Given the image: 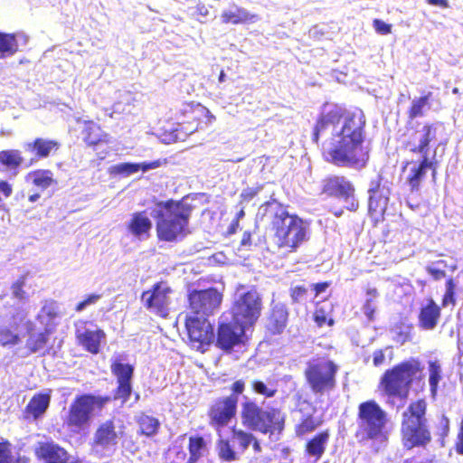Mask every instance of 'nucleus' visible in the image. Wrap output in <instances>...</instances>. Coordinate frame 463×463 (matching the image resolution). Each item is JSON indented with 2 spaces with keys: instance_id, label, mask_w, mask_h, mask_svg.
<instances>
[{
  "instance_id": "nucleus-1",
  "label": "nucleus",
  "mask_w": 463,
  "mask_h": 463,
  "mask_svg": "<svg viewBox=\"0 0 463 463\" xmlns=\"http://www.w3.org/2000/svg\"><path fill=\"white\" fill-rule=\"evenodd\" d=\"M343 118L340 131L335 132L334 137L321 142L322 154L326 161L335 165L362 169L370 157V148L364 145L365 117L361 111L345 110Z\"/></svg>"
},
{
  "instance_id": "nucleus-2",
  "label": "nucleus",
  "mask_w": 463,
  "mask_h": 463,
  "mask_svg": "<svg viewBox=\"0 0 463 463\" xmlns=\"http://www.w3.org/2000/svg\"><path fill=\"white\" fill-rule=\"evenodd\" d=\"M441 125L439 122H425L420 130L415 131V134H419L418 143L413 138H409L403 143L404 148L414 155L420 156L419 162L407 161L402 167V170H404L409 165L412 164L406 177L411 192H418L420 190L427 170L432 172L433 177L437 174L439 162L436 159V150L433 151L430 157L428 155L430 150L431 142L437 139L438 127Z\"/></svg>"
},
{
  "instance_id": "nucleus-3",
  "label": "nucleus",
  "mask_w": 463,
  "mask_h": 463,
  "mask_svg": "<svg viewBox=\"0 0 463 463\" xmlns=\"http://www.w3.org/2000/svg\"><path fill=\"white\" fill-rule=\"evenodd\" d=\"M265 211L270 213V224L274 232V242L286 253L296 252L307 240V226L302 218L290 214L287 207L276 200L264 203Z\"/></svg>"
},
{
  "instance_id": "nucleus-4",
  "label": "nucleus",
  "mask_w": 463,
  "mask_h": 463,
  "mask_svg": "<svg viewBox=\"0 0 463 463\" xmlns=\"http://www.w3.org/2000/svg\"><path fill=\"white\" fill-rule=\"evenodd\" d=\"M156 205L157 210L154 218L156 238L159 241H178L190 233L192 205L184 200L174 199L157 202Z\"/></svg>"
},
{
  "instance_id": "nucleus-5",
  "label": "nucleus",
  "mask_w": 463,
  "mask_h": 463,
  "mask_svg": "<svg viewBox=\"0 0 463 463\" xmlns=\"http://www.w3.org/2000/svg\"><path fill=\"white\" fill-rule=\"evenodd\" d=\"M427 412L428 402L424 398L411 402L402 411L400 436L405 449H426L432 442Z\"/></svg>"
},
{
  "instance_id": "nucleus-6",
  "label": "nucleus",
  "mask_w": 463,
  "mask_h": 463,
  "mask_svg": "<svg viewBox=\"0 0 463 463\" xmlns=\"http://www.w3.org/2000/svg\"><path fill=\"white\" fill-rule=\"evenodd\" d=\"M423 370L421 362L411 357L385 370L378 387L389 399L407 400L413 382L423 380Z\"/></svg>"
},
{
  "instance_id": "nucleus-7",
  "label": "nucleus",
  "mask_w": 463,
  "mask_h": 463,
  "mask_svg": "<svg viewBox=\"0 0 463 463\" xmlns=\"http://www.w3.org/2000/svg\"><path fill=\"white\" fill-rule=\"evenodd\" d=\"M241 425L261 434L279 435L285 429V416L278 408L265 409L256 399L243 396L241 402Z\"/></svg>"
},
{
  "instance_id": "nucleus-8",
  "label": "nucleus",
  "mask_w": 463,
  "mask_h": 463,
  "mask_svg": "<svg viewBox=\"0 0 463 463\" xmlns=\"http://www.w3.org/2000/svg\"><path fill=\"white\" fill-rule=\"evenodd\" d=\"M356 422L357 429L354 436L359 441L388 439L390 418L376 401L367 400L359 403Z\"/></svg>"
},
{
  "instance_id": "nucleus-9",
  "label": "nucleus",
  "mask_w": 463,
  "mask_h": 463,
  "mask_svg": "<svg viewBox=\"0 0 463 463\" xmlns=\"http://www.w3.org/2000/svg\"><path fill=\"white\" fill-rule=\"evenodd\" d=\"M110 395H95L82 393L77 395L71 402L64 425L71 430H81L90 425L95 414H99L110 403Z\"/></svg>"
},
{
  "instance_id": "nucleus-10",
  "label": "nucleus",
  "mask_w": 463,
  "mask_h": 463,
  "mask_svg": "<svg viewBox=\"0 0 463 463\" xmlns=\"http://www.w3.org/2000/svg\"><path fill=\"white\" fill-rule=\"evenodd\" d=\"M338 365L327 357H317L308 362L304 375L315 394H325L336 387Z\"/></svg>"
},
{
  "instance_id": "nucleus-11",
  "label": "nucleus",
  "mask_w": 463,
  "mask_h": 463,
  "mask_svg": "<svg viewBox=\"0 0 463 463\" xmlns=\"http://www.w3.org/2000/svg\"><path fill=\"white\" fill-rule=\"evenodd\" d=\"M262 307V298L253 287L234 300L231 308L232 319L245 327L252 326L260 318Z\"/></svg>"
},
{
  "instance_id": "nucleus-12",
  "label": "nucleus",
  "mask_w": 463,
  "mask_h": 463,
  "mask_svg": "<svg viewBox=\"0 0 463 463\" xmlns=\"http://www.w3.org/2000/svg\"><path fill=\"white\" fill-rule=\"evenodd\" d=\"M222 299V295L214 288L193 289L187 296L186 316L207 317L220 307Z\"/></svg>"
},
{
  "instance_id": "nucleus-13",
  "label": "nucleus",
  "mask_w": 463,
  "mask_h": 463,
  "mask_svg": "<svg viewBox=\"0 0 463 463\" xmlns=\"http://www.w3.org/2000/svg\"><path fill=\"white\" fill-rule=\"evenodd\" d=\"M238 398L234 395L220 396L213 399L208 406L207 417L211 427L221 430L236 416Z\"/></svg>"
},
{
  "instance_id": "nucleus-14",
  "label": "nucleus",
  "mask_w": 463,
  "mask_h": 463,
  "mask_svg": "<svg viewBox=\"0 0 463 463\" xmlns=\"http://www.w3.org/2000/svg\"><path fill=\"white\" fill-rule=\"evenodd\" d=\"M172 292L167 282L161 280L141 294V302L150 313L165 318L169 312Z\"/></svg>"
},
{
  "instance_id": "nucleus-15",
  "label": "nucleus",
  "mask_w": 463,
  "mask_h": 463,
  "mask_svg": "<svg viewBox=\"0 0 463 463\" xmlns=\"http://www.w3.org/2000/svg\"><path fill=\"white\" fill-rule=\"evenodd\" d=\"M321 194L330 197H337L347 203L346 209L355 212L359 202L355 198L354 184L342 175H328L322 180Z\"/></svg>"
},
{
  "instance_id": "nucleus-16",
  "label": "nucleus",
  "mask_w": 463,
  "mask_h": 463,
  "mask_svg": "<svg viewBox=\"0 0 463 463\" xmlns=\"http://www.w3.org/2000/svg\"><path fill=\"white\" fill-rule=\"evenodd\" d=\"M184 326L190 345L203 353L214 341L213 326L207 317L185 316Z\"/></svg>"
},
{
  "instance_id": "nucleus-17",
  "label": "nucleus",
  "mask_w": 463,
  "mask_h": 463,
  "mask_svg": "<svg viewBox=\"0 0 463 463\" xmlns=\"http://www.w3.org/2000/svg\"><path fill=\"white\" fill-rule=\"evenodd\" d=\"M120 356L112 359L110 371L117 379V387L114 390L112 400H120L122 403L127 402L132 393V378L134 375V365L125 364Z\"/></svg>"
},
{
  "instance_id": "nucleus-18",
  "label": "nucleus",
  "mask_w": 463,
  "mask_h": 463,
  "mask_svg": "<svg viewBox=\"0 0 463 463\" xmlns=\"http://www.w3.org/2000/svg\"><path fill=\"white\" fill-rule=\"evenodd\" d=\"M345 116V109L335 104L327 110H323L318 116L312 131V141L319 144L320 139L322 142L326 138H332L335 135V126Z\"/></svg>"
},
{
  "instance_id": "nucleus-19",
  "label": "nucleus",
  "mask_w": 463,
  "mask_h": 463,
  "mask_svg": "<svg viewBox=\"0 0 463 463\" xmlns=\"http://www.w3.org/2000/svg\"><path fill=\"white\" fill-rule=\"evenodd\" d=\"M245 327L232 319L218 325L216 338L213 341L216 347L224 353H231L235 346L244 343Z\"/></svg>"
},
{
  "instance_id": "nucleus-20",
  "label": "nucleus",
  "mask_w": 463,
  "mask_h": 463,
  "mask_svg": "<svg viewBox=\"0 0 463 463\" xmlns=\"http://www.w3.org/2000/svg\"><path fill=\"white\" fill-rule=\"evenodd\" d=\"M368 211L372 216L384 215L390 201L391 188L383 182V176L378 175L369 184Z\"/></svg>"
},
{
  "instance_id": "nucleus-21",
  "label": "nucleus",
  "mask_w": 463,
  "mask_h": 463,
  "mask_svg": "<svg viewBox=\"0 0 463 463\" xmlns=\"http://www.w3.org/2000/svg\"><path fill=\"white\" fill-rule=\"evenodd\" d=\"M300 418L294 426L295 436L304 439L317 430L324 422L321 416L317 415V408L309 402L303 401L299 404Z\"/></svg>"
},
{
  "instance_id": "nucleus-22",
  "label": "nucleus",
  "mask_w": 463,
  "mask_h": 463,
  "mask_svg": "<svg viewBox=\"0 0 463 463\" xmlns=\"http://www.w3.org/2000/svg\"><path fill=\"white\" fill-rule=\"evenodd\" d=\"M80 136L85 146L93 151L103 146H109L111 142L110 135L94 120H83Z\"/></svg>"
},
{
  "instance_id": "nucleus-23",
  "label": "nucleus",
  "mask_w": 463,
  "mask_h": 463,
  "mask_svg": "<svg viewBox=\"0 0 463 463\" xmlns=\"http://www.w3.org/2000/svg\"><path fill=\"white\" fill-rule=\"evenodd\" d=\"M36 458L43 463H68L67 450L53 441H42L34 449Z\"/></svg>"
},
{
  "instance_id": "nucleus-24",
  "label": "nucleus",
  "mask_w": 463,
  "mask_h": 463,
  "mask_svg": "<svg viewBox=\"0 0 463 463\" xmlns=\"http://www.w3.org/2000/svg\"><path fill=\"white\" fill-rule=\"evenodd\" d=\"M52 391L48 389L43 392L34 393L23 411L24 418L27 420H37L41 419L51 404Z\"/></svg>"
},
{
  "instance_id": "nucleus-25",
  "label": "nucleus",
  "mask_w": 463,
  "mask_h": 463,
  "mask_svg": "<svg viewBox=\"0 0 463 463\" xmlns=\"http://www.w3.org/2000/svg\"><path fill=\"white\" fill-rule=\"evenodd\" d=\"M126 227L134 238L146 240L150 237L153 223L146 211H138L131 214Z\"/></svg>"
},
{
  "instance_id": "nucleus-26",
  "label": "nucleus",
  "mask_w": 463,
  "mask_h": 463,
  "mask_svg": "<svg viewBox=\"0 0 463 463\" xmlns=\"http://www.w3.org/2000/svg\"><path fill=\"white\" fill-rule=\"evenodd\" d=\"M331 431L329 429L320 430L307 439L304 445L305 455L313 458L315 462L321 459L326 453Z\"/></svg>"
},
{
  "instance_id": "nucleus-27",
  "label": "nucleus",
  "mask_w": 463,
  "mask_h": 463,
  "mask_svg": "<svg viewBox=\"0 0 463 463\" xmlns=\"http://www.w3.org/2000/svg\"><path fill=\"white\" fill-rule=\"evenodd\" d=\"M441 311L439 306L430 298L426 304L420 308L418 320L419 326L424 330L435 328L440 319Z\"/></svg>"
},
{
  "instance_id": "nucleus-28",
  "label": "nucleus",
  "mask_w": 463,
  "mask_h": 463,
  "mask_svg": "<svg viewBox=\"0 0 463 463\" xmlns=\"http://www.w3.org/2000/svg\"><path fill=\"white\" fill-rule=\"evenodd\" d=\"M76 339L84 350L92 354H97L100 350V342L105 338V333L102 329L85 330L83 332L76 331Z\"/></svg>"
},
{
  "instance_id": "nucleus-29",
  "label": "nucleus",
  "mask_w": 463,
  "mask_h": 463,
  "mask_svg": "<svg viewBox=\"0 0 463 463\" xmlns=\"http://www.w3.org/2000/svg\"><path fill=\"white\" fill-rule=\"evenodd\" d=\"M61 144L54 139H44L37 137L32 142H28L24 145L27 151L34 154L36 159L46 158L59 150Z\"/></svg>"
},
{
  "instance_id": "nucleus-30",
  "label": "nucleus",
  "mask_w": 463,
  "mask_h": 463,
  "mask_svg": "<svg viewBox=\"0 0 463 463\" xmlns=\"http://www.w3.org/2000/svg\"><path fill=\"white\" fill-rule=\"evenodd\" d=\"M223 24H251L260 20L257 14H251L243 7L236 6L234 11L225 10L221 14Z\"/></svg>"
},
{
  "instance_id": "nucleus-31",
  "label": "nucleus",
  "mask_w": 463,
  "mask_h": 463,
  "mask_svg": "<svg viewBox=\"0 0 463 463\" xmlns=\"http://www.w3.org/2000/svg\"><path fill=\"white\" fill-rule=\"evenodd\" d=\"M288 310L283 304L272 307L269 317V329L273 335L281 334L288 325Z\"/></svg>"
},
{
  "instance_id": "nucleus-32",
  "label": "nucleus",
  "mask_w": 463,
  "mask_h": 463,
  "mask_svg": "<svg viewBox=\"0 0 463 463\" xmlns=\"http://www.w3.org/2000/svg\"><path fill=\"white\" fill-rule=\"evenodd\" d=\"M118 434L113 420H108L99 425L94 434V443L101 447L116 444Z\"/></svg>"
},
{
  "instance_id": "nucleus-33",
  "label": "nucleus",
  "mask_w": 463,
  "mask_h": 463,
  "mask_svg": "<svg viewBox=\"0 0 463 463\" xmlns=\"http://www.w3.org/2000/svg\"><path fill=\"white\" fill-rule=\"evenodd\" d=\"M138 430L139 436L151 438L156 435L160 429V421L157 418L146 414V412L139 413L135 419Z\"/></svg>"
},
{
  "instance_id": "nucleus-34",
  "label": "nucleus",
  "mask_w": 463,
  "mask_h": 463,
  "mask_svg": "<svg viewBox=\"0 0 463 463\" xmlns=\"http://www.w3.org/2000/svg\"><path fill=\"white\" fill-rule=\"evenodd\" d=\"M26 179L31 180L32 184L42 191L57 184L53 173L49 169L33 170L27 175Z\"/></svg>"
},
{
  "instance_id": "nucleus-35",
  "label": "nucleus",
  "mask_w": 463,
  "mask_h": 463,
  "mask_svg": "<svg viewBox=\"0 0 463 463\" xmlns=\"http://www.w3.org/2000/svg\"><path fill=\"white\" fill-rule=\"evenodd\" d=\"M187 449L190 460L193 463H198L207 451V442L203 436L193 435L188 439Z\"/></svg>"
},
{
  "instance_id": "nucleus-36",
  "label": "nucleus",
  "mask_w": 463,
  "mask_h": 463,
  "mask_svg": "<svg viewBox=\"0 0 463 463\" xmlns=\"http://www.w3.org/2000/svg\"><path fill=\"white\" fill-rule=\"evenodd\" d=\"M432 93L428 92L427 94L416 98L411 101V106L407 110V117L410 120L424 116V109H430V99Z\"/></svg>"
},
{
  "instance_id": "nucleus-37",
  "label": "nucleus",
  "mask_w": 463,
  "mask_h": 463,
  "mask_svg": "<svg viewBox=\"0 0 463 463\" xmlns=\"http://www.w3.org/2000/svg\"><path fill=\"white\" fill-rule=\"evenodd\" d=\"M24 159L21 152L17 149H7L0 151V165L9 170H17Z\"/></svg>"
},
{
  "instance_id": "nucleus-38",
  "label": "nucleus",
  "mask_w": 463,
  "mask_h": 463,
  "mask_svg": "<svg viewBox=\"0 0 463 463\" xmlns=\"http://www.w3.org/2000/svg\"><path fill=\"white\" fill-rule=\"evenodd\" d=\"M250 390L253 393L264 399H271L278 393V388L275 384L266 383L260 379H253L250 382Z\"/></svg>"
},
{
  "instance_id": "nucleus-39",
  "label": "nucleus",
  "mask_w": 463,
  "mask_h": 463,
  "mask_svg": "<svg viewBox=\"0 0 463 463\" xmlns=\"http://www.w3.org/2000/svg\"><path fill=\"white\" fill-rule=\"evenodd\" d=\"M49 341V332L47 330L37 334H29L25 347L30 354L37 353L43 350Z\"/></svg>"
},
{
  "instance_id": "nucleus-40",
  "label": "nucleus",
  "mask_w": 463,
  "mask_h": 463,
  "mask_svg": "<svg viewBox=\"0 0 463 463\" xmlns=\"http://www.w3.org/2000/svg\"><path fill=\"white\" fill-rule=\"evenodd\" d=\"M18 50L15 35L13 33H0V57L14 54Z\"/></svg>"
},
{
  "instance_id": "nucleus-41",
  "label": "nucleus",
  "mask_w": 463,
  "mask_h": 463,
  "mask_svg": "<svg viewBox=\"0 0 463 463\" xmlns=\"http://www.w3.org/2000/svg\"><path fill=\"white\" fill-rule=\"evenodd\" d=\"M11 327L14 330L24 327L30 334L34 330V324L27 317V313L24 310L19 309L11 317Z\"/></svg>"
},
{
  "instance_id": "nucleus-42",
  "label": "nucleus",
  "mask_w": 463,
  "mask_h": 463,
  "mask_svg": "<svg viewBox=\"0 0 463 463\" xmlns=\"http://www.w3.org/2000/svg\"><path fill=\"white\" fill-rule=\"evenodd\" d=\"M28 272L21 274L12 284L10 289L14 298L19 301H25L28 299V294L24 290L26 281L28 279Z\"/></svg>"
},
{
  "instance_id": "nucleus-43",
  "label": "nucleus",
  "mask_w": 463,
  "mask_h": 463,
  "mask_svg": "<svg viewBox=\"0 0 463 463\" xmlns=\"http://www.w3.org/2000/svg\"><path fill=\"white\" fill-rule=\"evenodd\" d=\"M441 380V368L437 361L429 363V383L432 397H435L438 392L439 383Z\"/></svg>"
},
{
  "instance_id": "nucleus-44",
  "label": "nucleus",
  "mask_w": 463,
  "mask_h": 463,
  "mask_svg": "<svg viewBox=\"0 0 463 463\" xmlns=\"http://www.w3.org/2000/svg\"><path fill=\"white\" fill-rule=\"evenodd\" d=\"M445 288V292L441 298V306L443 307L449 305L455 307L457 304V283L453 278L446 280Z\"/></svg>"
},
{
  "instance_id": "nucleus-45",
  "label": "nucleus",
  "mask_w": 463,
  "mask_h": 463,
  "mask_svg": "<svg viewBox=\"0 0 463 463\" xmlns=\"http://www.w3.org/2000/svg\"><path fill=\"white\" fill-rule=\"evenodd\" d=\"M253 434L241 429L232 430V439L238 445L241 452H244L250 445Z\"/></svg>"
},
{
  "instance_id": "nucleus-46",
  "label": "nucleus",
  "mask_w": 463,
  "mask_h": 463,
  "mask_svg": "<svg viewBox=\"0 0 463 463\" xmlns=\"http://www.w3.org/2000/svg\"><path fill=\"white\" fill-rule=\"evenodd\" d=\"M218 456L221 459L232 462L238 459L237 453L227 439H220L217 443Z\"/></svg>"
},
{
  "instance_id": "nucleus-47",
  "label": "nucleus",
  "mask_w": 463,
  "mask_h": 463,
  "mask_svg": "<svg viewBox=\"0 0 463 463\" xmlns=\"http://www.w3.org/2000/svg\"><path fill=\"white\" fill-rule=\"evenodd\" d=\"M21 337L9 327L0 328V345L3 346H12L19 344Z\"/></svg>"
},
{
  "instance_id": "nucleus-48",
  "label": "nucleus",
  "mask_w": 463,
  "mask_h": 463,
  "mask_svg": "<svg viewBox=\"0 0 463 463\" xmlns=\"http://www.w3.org/2000/svg\"><path fill=\"white\" fill-rule=\"evenodd\" d=\"M140 170L139 164L136 163H121L113 165L110 168V174L112 175H129L134 173H137Z\"/></svg>"
},
{
  "instance_id": "nucleus-49",
  "label": "nucleus",
  "mask_w": 463,
  "mask_h": 463,
  "mask_svg": "<svg viewBox=\"0 0 463 463\" xmlns=\"http://www.w3.org/2000/svg\"><path fill=\"white\" fill-rule=\"evenodd\" d=\"M169 463H193L182 446L175 445L170 449Z\"/></svg>"
},
{
  "instance_id": "nucleus-50",
  "label": "nucleus",
  "mask_w": 463,
  "mask_h": 463,
  "mask_svg": "<svg viewBox=\"0 0 463 463\" xmlns=\"http://www.w3.org/2000/svg\"><path fill=\"white\" fill-rule=\"evenodd\" d=\"M0 463H17L12 454V444L7 439L0 441Z\"/></svg>"
},
{
  "instance_id": "nucleus-51",
  "label": "nucleus",
  "mask_w": 463,
  "mask_h": 463,
  "mask_svg": "<svg viewBox=\"0 0 463 463\" xmlns=\"http://www.w3.org/2000/svg\"><path fill=\"white\" fill-rule=\"evenodd\" d=\"M308 289L304 285H297L289 289V296L293 303H300L307 297Z\"/></svg>"
},
{
  "instance_id": "nucleus-52",
  "label": "nucleus",
  "mask_w": 463,
  "mask_h": 463,
  "mask_svg": "<svg viewBox=\"0 0 463 463\" xmlns=\"http://www.w3.org/2000/svg\"><path fill=\"white\" fill-rule=\"evenodd\" d=\"M200 108H202L200 103L194 104V102H186L183 105L181 112L183 114H190L191 120H188L187 122H198L199 118L196 115H194V110Z\"/></svg>"
},
{
  "instance_id": "nucleus-53",
  "label": "nucleus",
  "mask_w": 463,
  "mask_h": 463,
  "mask_svg": "<svg viewBox=\"0 0 463 463\" xmlns=\"http://www.w3.org/2000/svg\"><path fill=\"white\" fill-rule=\"evenodd\" d=\"M373 26L379 34L386 35L392 33V24H386L381 19H374Z\"/></svg>"
},
{
  "instance_id": "nucleus-54",
  "label": "nucleus",
  "mask_w": 463,
  "mask_h": 463,
  "mask_svg": "<svg viewBox=\"0 0 463 463\" xmlns=\"http://www.w3.org/2000/svg\"><path fill=\"white\" fill-rule=\"evenodd\" d=\"M99 298L100 295L99 294H90L87 296L83 300L80 301L75 306V311H82L87 306L96 303Z\"/></svg>"
},
{
  "instance_id": "nucleus-55",
  "label": "nucleus",
  "mask_w": 463,
  "mask_h": 463,
  "mask_svg": "<svg viewBox=\"0 0 463 463\" xmlns=\"http://www.w3.org/2000/svg\"><path fill=\"white\" fill-rule=\"evenodd\" d=\"M454 449L458 455L463 456V418L460 420Z\"/></svg>"
},
{
  "instance_id": "nucleus-56",
  "label": "nucleus",
  "mask_w": 463,
  "mask_h": 463,
  "mask_svg": "<svg viewBox=\"0 0 463 463\" xmlns=\"http://www.w3.org/2000/svg\"><path fill=\"white\" fill-rule=\"evenodd\" d=\"M261 189L262 186L248 187L241 192V198L243 202H250L260 193Z\"/></svg>"
},
{
  "instance_id": "nucleus-57",
  "label": "nucleus",
  "mask_w": 463,
  "mask_h": 463,
  "mask_svg": "<svg viewBox=\"0 0 463 463\" xmlns=\"http://www.w3.org/2000/svg\"><path fill=\"white\" fill-rule=\"evenodd\" d=\"M232 393L230 395H234L239 399V395H241L245 391V382L242 379H239L234 381L231 387Z\"/></svg>"
},
{
  "instance_id": "nucleus-58",
  "label": "nucleus",
  "mask_w": 463,
  "mask_h": 463,
  "mask_svg": "<svg viewBox=\"0 0 463 463\" xmlns=\"http://www.w3.org/2000/svg\"><path fill=\"white\" fill-rule=\"evenodd\" d=\"M364 312L369 321H373L375 319V307L371 298L366 299L364 302Z\"/></svg>"
},
{
  "instance_id": "nucleus-59",
  "label": "nucleus",
  "mask_w": 463,
  "mask_h": 463,
  "mask_svg": "<svg viewBox=\"0 0 463 463\" xmlns=\"http://www.w3.org/2000/svg\"><path fill=\"white\" fill-rule=\"evenodd\" d=\"M450 429V422L448 417L445 415H442L440 418V430H439V437L440 439L443 441L445 438L449 435Z\"/></svg>"
},
{
  "instance_id": "nucleus-60",
  "label": "nucleus",
  "mask_w": 463,
  "mask_h": 463,
  "mask_svg": "<svg viewBox=\"0 0 463 463\" xmlns=\"http://www.w3.org/2000/svg\"><path fill=\"white\" fill-rule=\"evenodd\" d=\"M165 163H166L165 159H164V160L157 159V160H154L151 162L140 163L139 165H140V170H142L143 172H146L150 169H156L157 167H160L163 164H165Z\"/></svg>"
},
{
  "instance_id": "nucleus-61",
  "label": "nucleus",
  "mask_w": 463,
  "mask_h": 463,
  "mask_svg": "<svg viewBox=\"0 0 463 463\" xmlns=\"http://www.w3.org/2000/svg\"><path fill=\"white\" fill-rule=\"evenodd\" d=\"M314 320L318 326H323L326 323H327L328 326L334 325V320L332 318L327 320L323 311H316L314 314Z\"/></svg>"
},
{
  "instance_id": "nucleus-62",
  "label": "nucleus",
  "mask_w": 463,
  "mask_h": 463,
  "mask_svg": "<svg viewBox=\"0 0 463 463\" xmlns=\"http://www.w3.org/2000/svg\"><path fill=\"white\" fill-rule=\"evenodd\" d=\"M385 362V354L383 349H377L373 353V364L375 367L383 365Z\"/></svg>"
},
{
  "instance_id": "nucleus-63",
  "label": "nucleus",
  "mask_w": 463,
  "mask_h": 463,
  "mask_svg": "<svg viewBox=\"0 0 463 463\" xmlns=\"http://www.w3.org/2000/svg\"><path fill=\"white\" fill-rule=\"evenodd\" d=\"M330 281H323L312 284L311 288L315 292V297H317L319 294L325 292L330 287Z\"/></svg>"
},
{
  "instance_id": "nucleus-64",
  "label": "nucleus",
  "mask_w": 463,
  "mask_h": 463,
  "mask_svg": "<svg viewBox=\"0 0 463 463\" xmlns=\"http://www.w3.org/2000/svg\"><path fill=\"white\" fill-rule=\"evenodd\" d=\"M427 271L435 280H439L446 277V271L440 269L430 267L427 269Z\"/></svg>"
}]
</instances>
